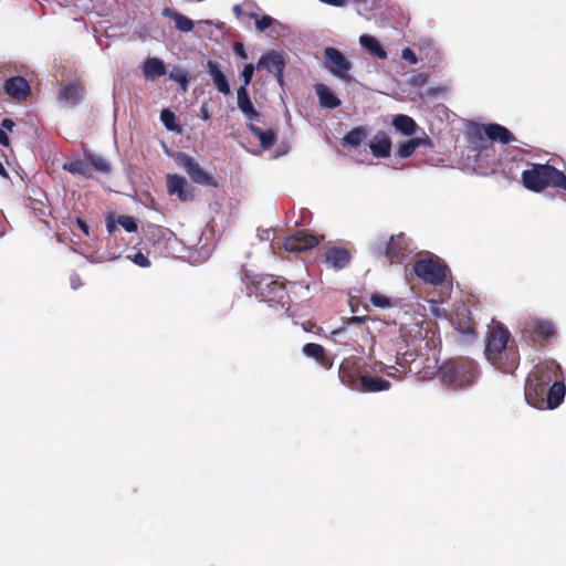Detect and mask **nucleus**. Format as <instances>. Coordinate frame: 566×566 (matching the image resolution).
<instances>
[{
	"instance_id": "1",
	"label": "nucleus",
	"mask_w": 566,
	"mask_h": 566,
	"mask_svg": "<svg viewBox=\"0 0 566 566\" xmlns=\"http://www.w3.org/2000/svg\"><path fill=\"white\" fill-rule=\"evenodd\" d=\"M480 376V369L471 358L455 357L443 361L437 371L442 385L450 389H465L473 386Z\"/></svg>"
},
{
	"instance_id": "2",
	"label": "nucleus",
	"mask_w": 566,
	"mask_h": 566,
	"mask_svg": "<svg viewBox=\"0 0 566 566\" xmlns=\"http://www.w3.org/2000/svg\"><path fill=\"white\" fill-rule=\"evenodd\" d=\"M524 187L534 192H541L547 187L554 188L566 199V175L548 164H531L522 172Z\"/></svg>"
},
{
	"instance_id": "3",
	"label": "nucleus",
	"mask_w": 566,
	"mask_h": 566,
	"mask_svg": "<svg viewBox=\"0 0 566 566\" xmlns=\"http://www.w3.org/2000/svg\"><path fill=\"white\" fill-rule=\"evenodd\" d=\"M247 289L258 300L270 305L285 307L290 304L286 284L271 274H255L248 276Z\"/></svg>"
},
{
	"instance_id": "4",
	"label": "nucleus",
	"mask_w": 566,
	"mask_h": 566,
	"mask_svg": "<svg viewBox=\"0 0 566 566\" xmlns=\"http://www.w3.org/2000/svg\"><path fill=\"white\" fill-rule=\"evenodd\" d=\"M566 387L564 381H556L549 388L539 385L537 381L533 382L532 378L527 377L524 388L525 400L528 405L541 409L557 408L564 400Z\"/></svg>"
},
{
	"instance_id": "5",
	"label": "nucleus",
	"mask_w": 566,
	"mask_h": 566,
	"mask_svg": "<svg viewBox=\"0 0 566 566\" xmlns=\"http://www.w3.org/2000/svg\"><path fill=\"white\" fill-rule=\"evenodd\" d=\"M413 272L424 283L437 286L446 281L449 268L437 256L423 258L415 262Z\"/></svg>"
},
{
	"instance_id": "6",
	"label": "nucleus",
	"mask_w": 566,
	"mask_h": 566,
	"mask_svg": "<svg viewBox=\"0 0 566 566\" xmlns=\"http://www.w3.org/2000/svg\"><path fill=\"white\" fill-rule=\"evenodd\" d=\"M523 337L533 345H545L556 335L555 325L546 319H530L522 329Z\"/></svg>"
},
{
	"instance_id": "7",
	"label": "nucleus",
	"mask_w": 566,
	"mask_h": 566,
	"mask_svg": "<svg viewBox=\"0 0 566 566\" xmlns=\"http://www.w3.org/2000/svg\"><path fill=\"white\" fill-rule=\"evenodd\" d=\"M364 365L365 364L361 358L355 356L345 358L338 369V376L342 384L358 391L360 380L364 379L367 371L365 370Z\"/></svg>"
},
{
	"instance_id": "8",
	"label": "nucleus",
	"mask_w": 566,
	"mask_h": 566,
	"mask_svg": "<svg viewBox=\"0 0 566 566\" xmlns=\"http://www.w3.org/2000/svg\"><path fill=\"white\" fill-rule=\"evenodd\" d=\"M176 163L186 170L195 184L213 188L219 186L214 177L205 171L200 165L189 155L179 153L176 157Z\"/></svg>"
},
{
	"instance_id": "9",
	"label": "nucleus",
	"mask_w": 566,
	"mask_h": 566,
	"mask_svg": "<svg viewBox=\"0 0 566 566\" xmlns=\"http://www.w3.org/2000/svg\"><path fill=\"white\" fill-rule=\"evenodd\" d=\"M511 345H516L512 338L511 333L502 324L492 326L486 336L485 356L486 359L500 354V350L509 348Z\"/></svg>"
},
{
	"instance_id": "10",
	"label": "nucleus",
	"mask_w": 566,
	"mask_h": 566,
	"mask_svg": "<svg viewBox=\"0 0 566 566\" xmlns=\"http://www.w3.org/2000/svg\"><path fill=\"white\" fill-rule=\"evenodd\" d=\"M411 253V241L402 232L391 235L384 250V255L391 264H401Z\"/></svg>"
},
{
	"instance_id": "11",
	"label": "nucleus",
	"mask_w": 566,
	"mask_h": 566,
	"mask_svg": "<svg viewBox=\"0 0 566 566\" xmlns=\"http://www.w3.org/2000/svg\"><path fill=\"white\" fill-rule=\"evenodd\" d=\"M527 377L532 378L533 382L537 381L539 385L547 388H549L553 382L564 381L560 366L554 360L537 364Z\"/></svg>"
},
{
	"instance_id": "12",
	"label": "nucleus",
	"mask_w": 566,
	"mask_h": 566,
	"mask_svg": "<svg viewBox=\"0 0 566 566\" xmlns=\"http://www.w3.org/2000/svg\"><path fill=\"white\" fill-rule=\"evenodd\" d=\"M324 57L328 64V70L333 75L345 81L350 80L349 71L352 70V63L339 50L327 46L324 50Z\"/></svg>"
},
{
	"instance_id": "13",
	"label": "nucleus",
	"mask_w": 566,
	"mask_h": 566,
	"mask_svg": "<svg viewBox=\"0 0 566 566\" xmlns=\"http://www.w3.org/2000/svg\"><path fill=\"white\" fill-rule=\"evenodd\" d=\"M488 360L502 373L513 374L520 365L517 345H511L509 348L500 350V354L490 357Z\"/></svg>"
},
{
	"instance_id": "14",
	"label": "nucleus",
	"mask_w": 566,
	"mask_h": 566,
	"mask_svg": "<svg viewBox=\"0 0 566 566\" xmlns=\"http://www.w3.org/2000/svg\"><path fill=\"white\" fill-rule=\"evenodd\" d=\"M319 241V238L314 233L298 230L285 238L283 247L287 252H303L315 248Z\"/></svg>"
},
{
	"instance_id": "15",
	"label": "nucleus",
	"mask_w": 566,
	"mask_h": 566,
	"mask_svg": "<svg viewBox=\"0 0 566 566\" xmlns=\"http://www.w3.org/2000/svg\"><path fill=\"white\" fill-rule=\"evenodd\" d=\"M258 69H265L272 73L280 85H283V73L285 69V60L283 55L274 50L268 51L263 54L256 65Z\"/></svg>"
},
{
	"instance_id": "16",
	"label": "nucleus",
	"mask_w": 566,
	"mask_h": 566,
	"mask_svg": "<svg viewBox=\"0 0 566 566\" xmlns=\"http://www.w3.org/2000/svg\"><path fill=\"white\" fill-rule=\"evenodd\" d=\"M167 190L170 196L176 195L182 202L195 198V189L188 185L185 177L176 174L167 175Z\"/></svg>"
},
{
	"instance_id": "17",
	"label": "nucleus",
	"mask_w": 566,
	"mask_h": 566,
	"mask_svg": "<svg viewBox=\"0 0 566 566\" xmlns=\"http://www.w3.org/2000/svg\"><path fill=\"white\" fill-rule=\"evenodd\" d=\"M418 360H422V355L418 353L415 342L407 344V349L397 352L396 364L400 366L405 371L420 373V365H417Z\"/></svg>"
},
{
	"instance_id": "18",
	"label": "nucleus",
	"mask_w": 566,
	"mask_h": 566,
	"mask_svg": "<svg viewBox=\"0 0 566 566\" xmlns=\"http://www.w3.org/2000/svg\"><path fill=\"white\" fill-rule=\"evenodd\" d=\"M6 93L18 102H24L31 94L28 81L23 76H12L4 82Z\"/></svg>"
},
{
	"instance_id": "19",
	"label": "nucleus",
	"mask_w": 566,
	"mask_h": 566,
	"mask_svg": "<svg viewBox=\"0 0 566 566\" xmlns=\"http://www.w3.org/2000/svg\"><path fill=\"white\" fill-rule=\"evenodd\" d=\"M323 256L324 261L335 270H342L346 268L352 260L349 251L345 248L339 247L328 248L324 252Z\"/></svg>"
},
{
	"instance_id": "20",
	"label": "nucleus",
	"mask_w": 566,
	"mask_h": 566,
	"mask_svg": "<svg viewBox=\"0 0 566 566\" xmlns=\"http://www.w3.org/2000/svg\"><path fill=\"white\" fill-rule=\"evenodd\" d=\"M366 371L364 379L360 380L359 392H380L387 391L391 387V382L382 377Z\"/></svg>"
},
{
	"instance_id": "21",
	"label": "nucleus",
	"mask_w": 566,
	"mask_h": 566,
	"mask_svg": "<svg viewBox=\"0 0 566 566\" xmlns=\"http://www.w3.org/2000/svg\"><path fill=\"white\" fill-rule=\"evenodd\" d=\"M371 154L377 158H386L391 153V140L385 132H377L369 143Z\"/></svg>"
},
{
	"instance_id": "22",
	"label": "nucleus",
	"mask_w": 566,
	"mask_h": 566,
	"mask_svg": "<svg viewBox=\"0 0 566 566\" xmlns=\"http://www.w3.org/2000/svg\"><path fill=\"white\" fill-rule=\"evenodd\" d=\"M485 136L492 142H499L503 145L515 140L513 134L503 125L492 123L482 126Z\"/></svg>"
},
{
	"instance_id": "23",
	"label": "nucleus",
	"mask_w": 566,
	"mask_h": 566,
	"mask_svg": "<svg viewBox=\"0 0 566 566\" xmlns=\"http://www.w3.org/2000/svg\"><path fill=\"white\" fill-rule=\"evenodd\" d=\"M302 350L305 356L315 359L322 367L326 369L332 367L333 363L321 344L307 343L303 346Z\"/></svg>"
},
{
	"instance_id": "24",
	"label": "nucleus",
	"mask_w": 566,
	"mask_h": 566,
	"mask_svg": "<svg viewBox=\"0 0 566 566\" xmlns=\"http://www.w3.org/2000/svg\"><path fill=\"white\" fill-rule=\"evenodd\" d=\"M207 70H208L209 75L211 76L217 90L224 95L230 94L231 90H230L229 82L227 80V76L220 70L218 62L208 61Z\"/></svg>"
},
{
	"instance_id": "25",
	"label": "nucleus",
	"mask_w": 566,
	"mask_h": 566,
	"mask_svg": "<svg viewBox=\"0 0 566 566\" xmlns=\"http://www.w3.org/2000/svg\"><path fill=\"white\" fill-rule=\"evenodd\" d=\"M84 88L78 83H70L62 87L59 98L67 105H76L83 97Z\"/></svg>"
},
{
	"instance_id": "26",
	"label": "nucleus",
	"mask_w": 566,
	"mask_h": 566,
	"mask_svg": "<svg viewBox=\"0 0 566 566\" xmlns=\"http://www.w3.org/2000/svg\"><path fill=\"white\" fill-rule=\"evenodd\" d=\"M314 87L322 107L334 109L342 104L340 99L325 84L317 83Z\"/></svg>"
},
{
	"instance_id": "27",
	"label": "nucleus",
	"mask_w": 566,
	"mask_h": 566,
	"mask_svg": "<svg viewBox=\"0 0 566 566\" xmlns=\"http://www.w3.org/2000/svg\"><path fill=\"white\" fill-rule=\"evenodd\" d=\"M238 107L247 116L249 120L258 119L260 114L255 111L249 93L244 86H240L237 92Z\"/></svg>"
},
{
	"instance_id": "28",
	"label": "nucleus",
	"mask_w": 566,
	"mask_h": 566,
	"mask_svg": "<svg viewBox=\"0 0 566 566\" xmlns=\"http://www.w3.org/2000/svg\"><path fill=\"white\" fill-rule=\"evenodd\" d=\"M143 72L146 80L154 81L164 76L167 69L161 60L157 57H148L144 63Z\"/></svg>"
},
{
	"instance_id": "29",
	"label": "nucleus",
	"mask_w": 566,
	"mask_h": 566,
	"mask_svg": "<svg viewBox=\"0 0 566 566\" xmlns=\"http://www.w3.org/2000/svg\"><path fill=\"white\" fill-rule=\"evenodd\" d=\"M62 168L73 175H80L86 179L92 178L87 154H85L84 159H73L64 163Z\"/></svg>"
},
{
	"instance_id": "30",
	"label": "nucleus",
	"mask_w": 566,
	"mask_h": 566,
	"mask_svg": "<svg viewBox=\"0 0 566 566\" xmlns=\"http://www.w3.org/2000/svg\"><path fill=\"white\" fill-rule=\"evenodd\" d=\"M248 127L250 132L260 140V145L263 149H270L276 143V133L273 129L263 130L252 123H250Z\"/></svg>"
},
{
	"instance_id": "31",
	"label": "nucleus",
	"mask_w": 566,
	"mask_h": 566,
	"mask_svg": "<svg viewBox=\"0 0 566 566\" xmlns=\"http://www.w3.org/2000/svg\"><path fill=\"white\" fill-rule=\"evenodd\" d=\"M360 45L366 49L373 56L380 60L387 59V52L378 42V40L371 35L363 34L359 38Z\"/></svg>"
},
{
	"instance_id": "32",
	"label": "nucleus",
	"mask_w": 566,
	"mask_h": 566,
	"mask_svg": "<svg viewBox=\"0 0 566 566\" xmlns=\"http://www.w3.org/2000/svg\"><path fill=\"white\" fill-rule=\"evenodd\" d=\"M419 146H431V142L428 137L406 140L398 146L397 154L401 158H408Z\"/></svg>"
},
{
	"instance_id": "33",
	"label": "nucleus",
	"mask_w": 566,
	"mask_h": 566,
	"mask_svg": "<svg viewBox=\"0 0 566 566\" xmlns=\"http://www.w3.org/2000/svg\"><path fill=\"white\" fill-rule=\"evenodd\" d=\"M392 125L398 132L406 136L415 134L417 129V124L413 118L403 114L396 115L392 119Z\"/></svg>"
},
{
	"instance_id": "34",
	"label": "nucleus",
	"mask_w": 566,
	"mask_h": 566,
	"mask_svg": "<svg viewBox=\"0 0 566 566\" xmlns=\"http://www.w3.org/2000/svg\"><path fill=\"white\" fill-rule=\"evenodd\" d=\"M166 12H167V14H169L172 18V20L175 22V28L178 31L188 33L193 30L195 23L188 17H186L179 12L169 11L168 9L166 10Z\"/></svg>"
},
{
	"instance_id": "35",
	"label": "nucleus",
	"mask_w": 566,
	"mask_h": 566,
	"mask_svg": "<svg viewBox=\"0 0 566 566\" xmlns=\"http://www.w3.org/2000/svg\"><path fill=\"white\" fill-rule=\"evenodd\" d=\"M371 371L376 374H386L388 377H391L397 380L401 379L402 375L407 373L398 365L387 366L382 363L374 364V366L371 367Z\"/></svg>"
},
{
	"instance_id": "36",
	"label": "nucleus",
	"mask_w": 566,
	"mask_h": 566,
	"mask_svg": "<svg viewBox=\"0 0 566 566\" xmlns=\"http://www.w3.org/2000/svg\"><path fill=\"white\" fill-rule=\"evenodd\" d=\"M366 137V130L364 127H355L349 130L343 138L345 145L358 147Z\"/></svg>"
},
{
	"instance_id": "37",
	"label": "nucleus",
	"mask_w": 566,
	"mask_h": 566,
	"mask_svg": "<svg viewBox=\"0 0 566 566\" xmlns=\"http://www.w3.org/2000/svg\"><path fill=\"white\" fill-rule=\"evenodd\" d=\"M90 167L93 171H98L102 174H109L111 172V164L104 159L103 157L94 154H87Z\"/></svg>"
},
{
	"instance_id": "38",
	"label": "nucleus",
	"mask_w": 566,
	"mask_h": 566,
	"mask_svg": "<svg viewBox=\"0 0 566 566\" xmlns=\"http://www.w3.org/2000/svg\"><path fill=\"white\" fill-rule=\"evenodd\" d=\"M160 119L165 127L171 132H180V127L176 123V115L169 109H163Z\"/></svg>"
},
{
	"instance_id": "39",
	"label": "nucleus",
	"mask_w": 566,
	"mask_h": 566,
	"mask_svg": "<svg viewBox=\"0 0 566 566\" xmlns=\"http://www.w3.org/2000/svg\"><path fill=\"white\" fill-rule=\"evenodd\" d=\"M250 18L255 19V28L261 32L269 29L274 22V19L266 14L259 19L256 13H251Z\"/></svg>"
},
{
	"instance_id": "40",
	"label": "nucleus",
	"mask_w": 566,
	"mask_h": 566,
	"mask_svg": "<svg viewBox=\"0 0 566 566\" xmlns=\"http://www.w3.org/2000/svg\"><path fill=\"white\" fill-rule=\"evenodd\" d=\"M117 223L122 226L127 232H136L138 228L135 218L130 216H119Z\"/></svg>"
},
{
	"instance_id": "41",
	"label": "nucleus",
	"mask_w": 566,
	"mask_h": 566,
	"mask_svg": "<svg viewBox=\"0 0 566 566\" xmlns=\"http://www.w3.org/2000/svg\"><path fill=\"white\" fill-rule=\"evenodd\" d=\"M370 303L375 306V307H379V308H387L389 306H391V301L389 297H387L386 295H382L380 293H373L370 295Z\"/></svg>"
},
{
	"instance_id": "42",
	"label": "nucleus",
	"mask_w": 566,
	"mask_h": 566,
	"mask_svg": "<svg viewBox=\"0 0 566 566\" xmlns=\"http://www.w3.org/2000/svg\"><path fill=\"white\" fill-rule=\"evenodd\" d=\"M254 65L252 63H248L244 65L242 72H241V76L243 77V85L245 88L247 86L251 83V80L253 77V73H254Z\"/></svg>"
},
{
	"instance_id": "43",
	"label": "nucleus",
	"mask_w": 566,
	"mask_h": 566,
	"mask_svg": "<svg viewBox=\"0 0 566 566\" xmlns=\"http://www.w3.org/2000/svg\"><path fill=\"white\" fill-rule=\"evenodd\" d=\"M132 261H133L136 265H138V266H140V268H148V266H150V261H149V259H148L145 254H143L142 252H137V253H135V254L133 255V258H132Z\"/></svg>"
},
{
	"instance_id": "44",
	"label": "nucleus",
	"mask_w": 566,
	"mask_h": 566,
	"mask_svg": "<svg viewBox=\"0 0 566 566\" xmlns=\"http://www.w3.org/2000/svg\"><path fill=\"white\" fill-rule=\"evenodd\" d=\"M169 77H170L171 80H174L175 82L180 83V84H181V86H182L184 88H186V85H187V83H188V78H187V75H186L185 73H181V72H178V73H176V72H171V73L169 74Z\"/></svg>"
},
{
	"instance_id": "45",
	"label": "nucleus",
	"mask_w": 566,
	"mask_h": 566,
	"mask_svg": "<svg viewBox=\"0 0 566 566\" xmlns=\"http://www.w3.org/2000/svg\"><path fill=\"white\" fill-rule=\"evenodd\" d=\"M402 57L405 60L409 61L411 64H416L418 62V59H417L415 52L409 48H406L402 51Z\"/></svg>"
},
{
	"instance_id": "46",
	"label": "nucleus",
	"mask_w": 566,
	"mask_h": 566,
	"mask_svg": "<svg viewBox=\"0 0 566 566\" xmlns=\"http://www.w3.org/2000/svg\"><path fill=\"white\" fill-rule=\"evenodd\" d=\"M234 53L241 59H248V54L245 52L244 45L241 42H235L233 45Z\"/></svg>"
},
{
	"instance_id": "47",
	"label": "nucleus",
	"mask_w": 566,
	"mask_h": 566,
	"mask_svg": "<svg viewBox=\"0 0 566 566\" xmlns=\"http://www.w3.org/2000/svg\"><path fill=\"white\" fill-rule=\"evenodd\" d=\"M200 117L206 122L211 118V112L207 103H203L200 107Z\"/></svg>"
},
{
	"instance_id": "48",
	"label": "nucleus",
	"mask_w": 566,
	"mask_h": 566,
	"mask_svg": "<svg viewBox=\"0 0 566 566\" xmlns=\"http://www.w3.org/2000/svg\"><path fill=\"white\" fill-rule=\"evenodd\" d=\"M15 126L14 122L11 118H3L1 122V129L12 132Z\"/></svg>"
},
{
	"instance_id": "49",
	"label": "nucleus",
	"mask_w": 566,
	"mask_h": 566,
	"mask_svg": "<svg viewBox=\"0 0 566 566\" xmlns=\"http://www.w3.org/2000/svg\"><path fill=\"white\" fill-rule=\"evenodd\" d=\"M76 224H77V227L81 229V231H82L86 237H88V235H90V228H88L87 223H86L84 220H82V219L77 218V219H76Z\"/></svg>"
},
{
	"instance_id": "50",
	"label": "nucleus",
	"mask_w": 566,
	"mask_h": 566,
	"mask_svg": "<svg viewBox=\"0 0 566 566\" xmlns=\"http://www.w3.org/2000/svg\"><path fill=\"white\" fill-rule=\"evenodd\" d=\"M0 145L8 147L10 145V139L6 130L0 129Z\"/></svg>"
},
{
	"instance_id": "51",
	"label": "nucleus",
	"mask_w": 566,
	"mask_h": 566,
	"mask_svg": "<svg viewBox=\"0 0 566 566\" xmlns=\"http://www.w3.org/2000/svg\"><path fill=\"white\" fill-rule=\"evenodd\" d=\"M319 1L323 3L329 4V6H334V7H343L346 3L345 0H319Z\"/></svg>"
},
{
	"instance_id": "52",
	"label": "nucleus",
	"mask_w": 566,
	"mask_h": 566,
	"mask_svg": "<svg viewBox=\"0 0 566 566\" xmlns=\"http://www.w3.org/2000/svg\"><path fill=\"white\" fill-rule=\"evenodd\" d=\"M107 231L112 234L117 230V227L114 221L107 220L106 223Z\"/></svg>"
},
{
	"instance_id": "53",
	"label": "nucleus",
	"mask_w": 566,
	"mask_h": 566,
	"mask_svg": "<svg viewBox=\"0 0 566 566\" xmlns=\"http://www.w3.org/2000/svg\"><path fill=\"white\" fill-rule=\"evenodd\" d=\"M232 10L237 18H240L242 15V7L240 4L233 6Z\"/></svg>"
},
{
	"instance_id": "54",
	"label": "nucleus",
	"mask_w": 566,
	"mask_h": 566,
	"mask_svg": "<svg viewBox=\"0 0 566 566\" xmlns=\"http://www.w3.org/2000/svg\"><path fill=\"white\" fill-rule=\"evenodd\" d=\"M0 176L8 177V172L1 161H0Z\"/></svg>"
},
{
	"instance_id": "55",
	"label": "nucleus",
	"mask_w": 566,
	"mask_h": 566,
	"mask_svg": "<svg viewBox=\"0 0 566 566\" xmlns=\"http://www.w3.org/2000/svg\"><path fill=\"white\" fill-rule=\"evenodd\" d=\"M352 321L355 322V323H360V322H363V317L353 316Z\"/></svg>"
}]
</instances>
